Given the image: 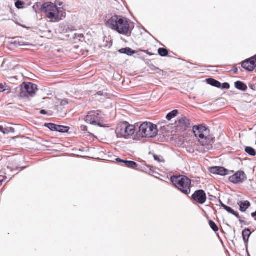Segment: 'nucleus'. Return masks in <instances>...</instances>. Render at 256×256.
I'll list each match as a JSON object with an SVG mask.
<instances>
[{
    "mask_svg": "<svg viewBox=\"0 0 256 256\" xmlns=\"http://www.w3.org/2000/svg\"><path fill=\"white\" fill-rule=\"evenodd\" d=\"M106 26L118 32L120 34L128 36L130 33V27L127 19L122 16L114 15L106 23Z\"/></svg>",
    "mask_w": 256,
    "mask_h": 256,
    "instance_id": "obj_1",
    "label": "nucleus"
},
{
    "mask_svg": "<svg viewBox=\"0 0 256 256\" xmlns=\"http://www.w3.org/2000/svg\"><path fill=\"white\" fill-rule=\"evenodd\" d=\"M193 132L195 136L198 138V142L204 147L202 151L205 152L211 148V142L214 138L210 134L208 128L202 125L195 126L193 127Z\"/></svg>",
    "mask_w": 256,
    "mask_h": 256,
    "instance_id": "obj_2",
    "label": "nucleus"
},
{
    "mask_svg": "<svg viewBox=\"0 0 256 256\" xmlns=\"http://www.w3.org/2000/svg\"><path fill=\"white\" fill-rule=\"evenodd\" d=\"M41 10L46 13L48 18L54 22H59L66 16V12L63 7H58L57 5L52 2L44 4Z\"/></svg>",
    "mask_w": 256,
    "mask_h": 256,
    "instance_id": "obj_3",
    "label": "nucleus"
},
{
    "mask_svg": "<svg viewBox=\"0 0 256 256\" xmlns=\"http://www.w3.org/2000/svg\"><path fill=\"white\" fill-rule=\"evenodd\" d=\"M171 181L183 194L188 195L190 193L191 180L186 176H172L171 178Z\"/></svg>",
    "mask_w": 256,
    "mask_h": 256,
    "instance_id": "obj_4",
    "label": "nucleus"
},
{
    "mask_svg": "<svg viewBox=\"0 0 256 256\" xmlns=\"http://www.w3.org/2000/svg\"><path fill=\"white\" fill-rule=\"evenodd\" d=\"M136 131L134 126L129 124L127 122L119 124L116 130V134L118 138H128L133 135Z\"/></svg>",
    "mask_w": 256,
    "mask_h": 256,
    "instance_id": "obj_5",
    "label": "nucleus"
},
{
    "mask_svg": "<svg viewBox=\"0 0 256 256\" xmlns=\"http://www.w3.org/2000/svg\"><path fill=\"white\" fill-rule=\"evenodd\" d=\"M158 129L156 125L150 122H144L139 128V134L142 138H153L156 136Z\"/></svg>",
    "mask_w": 256,
    "mask_h": 256,
    "instance_id": "obj_6",
    "label": "nucleus"
},
{
    "mask_svg": "<svg viewBox=\"0 0 256 256\" xmlns=\"http://www.w3.org/2000/svg\"><path fill=\"white\" fill-rule=\"evenodd\" d=\"M104 114L99 110H92L88 112L85 118V121L92 125L102 126Z\"/></svg>",
    "mask_w": 256,
    "mask_h": 256,
    "instance_id": "obj_7",
    "label": "nucleus"
},
{
    "mask_svg": "<svg viewBox=\"0 0 256 256\" xmlns=\"http://www.w3.org/2000/svg\"><path fill=\"white\" fill-rule=\"evenodd\" d=\"M37 90V86L31 82L22 83L20 88V94L21 98L32 96Z\"/></svg>",
    "mask_w": 256,
    "mask_h": 256,
    "instance_id": "obj_8",
    "label": "nucleus"
},
{
    "mask_svg": "<svg viewBox=\"0 0 256 256\" xmlns=\"http://www.w3.org/2000/svg\"><path fill=\"white\" fill-rule=\"evenodd\" d=\"M192 199L199 204H204L206 200V194L202 190H196L192 196Z\"/></svg>",
    "mask_w": 256,
    "mask_h": 256,
    "instance_id": "obj_9",
    "label": "nucleus"
},
{
    "mask_svg": "<svg viewBox=\"0 0 256 256\" xmlns=\"http://www.w3.org/2000/svg\"><path fill=\"white\" fill-rule=\"evenodd\" d=\"M246 179L244 172L242 171H239L229 178L230 182L234 184L242 183Z\"/></svg>",
    "mask_w": 256,
    "mask_h": 256,
    "instance_id": "obj_10",
    "label": "nucleus"
},
{
    "mask_svg": "<svg viewBox=\"0 0 256 256\" xmlns=\"http://www.w3.org/2000/svg\"><path fill=\"white\" fill-rule=\"evenodd\" d=\"M242 66L244 68L249 72L253 71L256 67V55L244 62Z\"/></svg>",
    "mask_w": 256,
    "mask_h": 256,
    "instance_id": "obj_11",
    "label": "nucleus"
},
{
    "mask_svg": "<svg viewBox=\"0 0 256 256\" xmlns=\"http://www.w3.org/2000/svg\"><path fill=\"white\" fill-rule=\"evenodd\" d=\"M190 126V121L186 116H182L178 119V127L180 128L182 131L186 130Z\"/></svg>",
    "mask_w": 256,
    "mask_h": 256,
    "instance_id": "obj_12",
    "label": "nucleus"
},
{
    "mask_svg": "<svg viewBox=\"0 0 256 256\" xmlns=\"http://www.w3.org/2000/svg\"><path fill=\"white\" fill-rule=\"evenodd\" d=\"M210 172L211 173L215 174H218L220 176H226L228 174V170L223 167L215 166L210 168Z\"/></svg>",
    "mask_w": 256,
    "mask_h": 256,
    "instance_id": "obj_13",
    "label": "nucleus"
},
{
    "mask_svg": "<svg viewBox=\"0 0 256 256\" xmlns=\"http://www.w3.org/2000/svg\"><path fill=\"white\" fill-rule=\"evenodd\" d=\"M240 206V210L242 212H244L250 206V202L248 200L240 201L238 203Z\"/></svg>",
    "mask_w": 256,
    "mask_h": 256,
    "instance_id": "obj_14",
    "label": "nucleus"
},
{
    "mask_svg": "<svg viewBox=\"0 0 256 256\" xmlns=\"http://www.w3.org/2000/svg\"><path fill=\"white\" fill-rule=\"evenodd\" d=\"M220 203L222 206L228 212L235 216L238 218L240 217L238 214L237 212H234L230 207L225 205L220 200Z\"/></svg>",
    "mask_w": 256,
    "mask_h": 256,
    "instance_id": "obj_15",
    "label": "nucleus"
},
{
    "mask_svg": "<svg viewBox=\"0 0 256 256\" xmlns=\"http://www.w3.org/2000/svg\"><path fill=\"white\" fill-rule=\"evenodd\" d=\"M234 86L236 88L242 91L245 92L248 89L247 86L240 81H237L234 83Z\"/></svg>",
    "mask_w": 256,
    "mask_h": 256,
    "instance_id": "obj_16",
    "label": "nucleus"
},
{
    "mask_svg": "<svg viewBox=\"0 0 256 256\" xmlns=\"http://www.w3.org/2000/svg\"><path fill=\"white\" fill-rule=\"evenodd\" d=\"M124 166L128 168L134 170H139L138 164L134 162L124 160Z\"/></svg>",
    "mask_w": 256,
    "mask_h": 256,
    "instance_id": "obj_17",
    "label": "nucleus"
},
{
    "mask_svg": "<svg viewBox=\"0 0 256 256\" xmlns=\"http://www.w3.org/2000/svg\"><path fill=\"white\" fill-rule=\"evenodd\" d=\"M206 82L208 84H210L212 86H214V87H216L218 88H221V84L218 81L214 78H208V79H206Z\"/></svg>",
    "mask_w": 256,
    "mask_h": 256,
    "instance_id": "obj_18",
    "label": "nucleus"
},
{
    "mask_svg": "<svg viewBox=\"0 0 256 256\" xmlns=\"http://www.w3.org/2000/svg\"><path fill=\"white\" fill-rule=\"evenodd\" d=\"M242 238L245 244L248 243L249 237L251 234V232L248 228H246L242 231Z\"/></svg>",
    "mask_w": 256,
    "mask_h": 256,
    "instance_id": "obj_19",
    "label": "nucleus"
},
{
    "mask_svg": "<svg viewBox=\"0 0 256 256\" xmlns=\"http://www.w3.org/2000/svg\"><path fill=\"white\" fill-rule=\"evenodd\" d=\"M178 114V110H174L172 111L171 112H169L166 116V118L168 120H171L172 118H174L175 116H176Z\"/></svg>",
    "mask_w": 256,
    "mask_h": 256,
    "instance_id": "obj_20",
    "label": "nucleus"
},
{
    "mask_svg": "<svg viewBox=\"0 0 256 256\" xmlns=\"http://www.w3.org/2000/svg\"><path fill=\"white\" fill-rule=\"evenodd\" d=\"M245 152L251 156H254L256 154V150L250 146H246Z\"/></svg>",
    "mask_w": 256,
    "mask_h": 256,
    "instance_id": "obj_21",
    "label": "nucleus"
},
{
    "mask_svg": "<svg viewBox=\"0 0 256 256\" xmlns=\"http://www.w3.org/2000/svg\"><path fill=\"white\" fill-rule=\"evenodd\" d=\"M70 130V128L68 126H62L58 125L57 131L60 132H68Z\"/></svg>",
    "mask_w": 256,
    "mask_h": 256,
    "instance_id": "obj_22",
    "label": "nucleus"
},
{
    "mask_svg": "<svg viewBox=\"0 0 256 256\" xmlns=\"http://www.w3.org/2000/svg\"><path fill=\"white\" fill-rule=\"evenodd\" d=\"M45 126L50 130L52 131H57V128H58V125L52 124V123H48V124H46Z\"/></svg>",
    "mask_w": 256,
    "mask_h": 256,
    "instance_id": "obj_23",
    "label": "nucleus"
},
{
    "mask_svg": "<svg viewBox=\"0 0 256 256\" xmlns=\"http://www.w3.org/2000/svg\"><path fill=\"white\" fill-rule=\"evenodd\" d=\"M6 91L7 93L8 94L10 92V90L9 87L7 86L6 84H0V92Z\"/></svg>",
    "mask_w": 256,
    "mask_h": 256,
    "instance_id": "obj_24",
    "label": "nucleus"
},
{
    "mask_svg": "<svg viewBox=\"0 0 256 256\" xmlns=\"http://www.w3.org/2000/svg\"><path fill=\"white\" fill-rule=\"evenodd\" d=\"M159 54L162 56H166L168 54V50L164 48H160L158 50Z\"/></svg>",
    "mask_w": 256,
    "mask_h": 256,
    "instance_id": "obj_25",
    "label": "nucleus"
},
{
    "mask_svg": "<svg viewBox=\"0 0 256 256\" xmlns=\"http://www.w3.org/2000/svg\"><path fill=\"white\" fill-rule=\"evenodd\" d=\"M209 224L211 228L215 232H216L218 230V228L217 226V225L216 224V223L212 220H209Z\"/></svg>",
    "mask_w": 256,
    "mask_h": 256,
    "instance_id": "obj_26",
    "label": "nucleus"
},
{
    "mask_svg": "<svg viewBox=\"0 0 256 256\" xmlns=\"http://www.w3.org/2000/svg\"><path fill=\"white\" fill-rule=\"evenodd\" d=\"M154 159L160 162H164V160L163 158V157L161 156H158V155H154Z\"/></svg>",
    "mask_w": 256,
    "mask_h": 256,
    "instance_id": "obj_27",
    "label": "nucleus"
},
{
    "mask_svg": "<svg viewBox=\"0 0 256 256\" xmlns=\"http://www.w3.org/2000/svg\"><path fill=\"white\" fill-rule=\"evenodd\" d=\"M74 40H78L80 41H82V39L84 38V35L82 34H74Z\"/></svg>",
    "mask_w": 256,
    "mask_h": 256,
    "instance_id": "obj_28",
    "label": "nucleus"
},
{
    "mask_svg": "<svg viewBox=\"0 0 256 256\" xmlns=\"http://www.w3.org/2000/svg\"><path fill=\"white\" fill-rule=\"evenodd\" d=\"M16 6L18 8H22L23 7L24 2L20 0H18L15 3Z\"/></svg>",
    "mask_w": 256,
    "mask_h": 256,
    "instance_id": "obj_29",
    "label": "nucleus"
},
{
    "mask_svg": "<svg viewBox=\"0 0 256 256\" xmlns=\"http://www.w3.org/2000/svg\"><path fill=\"white\" fill-rule=\"evenodd\" d=\"M134 54H135V52L134 50H132L130 48H126V54L128 56H132Z\"/></svg>",
    "mask_w": 256,
    "mask_h": 256,
    "instance_id": "obj_30",
    "label": "nucleus"
},
{
    "mask_svg": "<svg viewBox=\"0 0 256 256\" xmlns=\"http://www.w3.org/2000/svg\"><path fill=\"white\" fill-rule=\"evenodd\" d=\"M222 88V89H229L230 88V85L227 82H224L222 84H221Z\"/></svg>",
    "mask_w": 256,
    "mask_h": 256,
    "instance_id": "obj_31",
    "label": "nucleus"
},
{
    "mask_svg": "<svg viewBox=\"0 0 256 256\" xmlns=\"http://www.w3.org/2000/svg\"><path fill=\"white\" fill-rule=\"evenodd\" d=\"M60 104L62 106H65L68 104V100H62Z\"/></svg>",
    "mask_w": 256,
    "mask_h": 256,
    "instance_id": "obj_32",
    "label": "nucleus"
},
{
    "mask_svg": "<svg viewBox=\"0 0 256 256\" xmlns=\"http://www.w3.org/2000/svg\"><path fill=\"white\" fill-rule=\"evenodd\" d=\"M119 52L121 54H126V48H123L119 50Z\"/></svg>",
    "mask_w": 256,
    "mask_h": 256,
    "instance_id": "obj_33",
    "label": "nucleus"
},
{
    "mask_svg": "<svg viewBox=\"0 0 256 256\" xmlns=\"http://www.w3.org/2000/svg\"><path fill=\"white\" fill-rule=\"evenodd\" d=\"M81 130L83 131L87 130V126H81Z\"/></svg>",
    "mask_w": 256,
    "mask_h": 256,
    "instance_id": "obj_34",
    "label": "nucleus"
},
{
    "mask_svg": "<svg viewBox=\"0 0 256 256\" xmlns=\"http://www.w3.org/2000/svg\"><path fill=\"white\" fill-rule=\"evenodd\" d=\"M40 114H47V112L46 110H42L40 111Z\"/></svg>",
    "mask_w": 256,
    "mask_h": 256,
    "instance_id": "obj_35",
    "label": "nucleus"
},
{
    "mask_svg": "<svg viewBox=\"0 0 256 256\" xmlns=\"http://www.w3.org/2000/svg\"><path fill=\"white\" fill-rule=\"evenodd\" d=\"M116 160L118 162H122V163H124V160H122L120 158H116Z\"/></svg>",
    "mask_w": 256,
    "mask_h": 256,
    "instance_id": "obj_36",
    "label": "nucleus"
},
{
    "mask_svg": "<svg viewBox=\"0 0 256 256\" xmlns=\"http://www.w3.org/2000/svg\"><path fill=\"white\" fill-rule=\"evenodd\" d=\"M8 130L6 129V128H4V130H3V131H2V132L4 133V134H8Z\"/></svg>",
    "mask_w": 256,
    "mask_h": 256,
    "instance_id": "obj_37",
    "label": "nucleus"
},
{
    "mask_svg": "<svg viewBox=\"0 0 256 256\" xmlns=\"http://www.w3.org/2000/svg\"><path fill=\"white\" fill-rule=\"evenodd\" d=\"M96 94L98 96H102L103 95V92L102 91L98 92L96 93Z\"/></svg>",
    "mask_w": 256,
    "mask_h": 256,
    "instance_id": "obj_38",
    "label": "nucleus"
},
{
    "mask_svg": "<svg viewBox=\"0 0 256 256\" xmlns=\"http://www.w3.org/2000/svg\"><path fill=\"white\" fill-rule=\"evenodd\" d=\"M4 130V128L2 126H0V132H2L3 131V130Z\"/></svg>",
    "mask_w": 256,
    "mask_h": 256,
    "instance_id": "obj_39",
    "label": "nucleus"
},
{
    "mask_svg": "<svg viewBox=\"0 0 256 256\" xmlns=\"http://www.w3.org/2000/svg\"><path fill=\"white\" fill-rule=\"evenodd\" d=\"M57 4L58 5L60 6V7H62L61 6H62V2H58Z\"/></svg>",
    "mask_w": 256,
    "mask_h": 256,
    "instance_id": "obj_40",
    "label": "nucleus"
},
{
    "mask_svg": "<svg viewBox=\"0 0 256 256\" xmlns=\"http://www.w3.org/2000/svg\"><path fill=\"white\" fill-rule=\"evenodd\" d=\"M239 222H240V224H243L244 222V220H243L241 219L239 220Z\"/></svg>",
    "mask_w": 256,
    "mask_h": 256,
    "instance_id": "obj_41",
    "label": "nucleus"
},
{
    "mask_svg": "<svg viewBox=\"0 0 256 256\" xmlns=\"http://www.w3.org/2000/svg\"><path fill=\"white\" fill-rule=\"evenodd\" d=\"M236 70H238V68H236V70H234L235 72H236Z\"/></svg>",
    "mask_w": 256,
    "mask_h": 256,
    "instance_id": "obj_42",
    "label": "nucleus"
},
{
    "mask_svg": "<svg viewBox=\"0 0 256 256\" xmlns=\"http://www.w3.org/2000/svg\"><path fill=\"white\" fill-rule=\"evenodd\" d=\"M236 70H238V68H236V70H234L235 72H236Z\"/></svg>",
    "mask_w": 256,
    "mask_h": 256,
    "instance_id": "obj_43",
    "label": "nucleus"
}]
</instances>
